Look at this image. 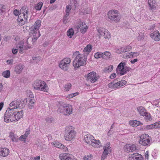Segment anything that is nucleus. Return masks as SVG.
I'll return each mask as SVG.
<instances>
[{
  "instance_id": "f257e3e1",
  "label": "nucleus",
  "mask_w": 160,
  "mask_h": 160,
  "mask_svg": "<svg viewBox=\"0 0 160 160\" xmlns=\"http://www.w3.org/2000/svg\"><path fill=\"white\" fill-rule=\"evenodd\" d=\"M41 21L40 20H37L35 23L34 25L32 26L29 28L30 32L32 34L33 37L29 38L27 39V43L28 44H30L28 41L31 40L33 42H35L38 38L40 36L41 34L39 30L41 26Z\"/></svg>"
},
{
  "instance_id": "f03ea898",
  "label": "nucleus",
  "mask_w": 160,
  "mask_h": 160,
  "mask_svg": "<svg viewBox=\"0 0 160 160\" xmlns=\"http://www.w3.org/2000/svg\"><path fill=\"white\" fill-rule=\"evenodd\" d=\"M73 57H75L73 63V66L75 68H78L81 66H84L87 60V58L85 56L80 53L78 51L73 53Z\"/></svg>"
},
{
  "instance_id": "7ed1b4c3",
  "label": "nucleus",
  "mask_w": 160,
  "mask_h": 160,
  "mask_svg": "<svg viewBox=\"0 0 160 160\" xmlns=\"http://www.w3.org/2000/svg\"><path fill=\"white\" fill-rule=\"evenodd\" d=\"M20 12V14L17 20L20 23L21 25H22L27 22L28 9L26 6H23L21 9Z\"/></svg>"
},
{
  "instance_id": "20e7f679",
  "label": "nucleus",
  "mask_w": 160,
  "mask_h": 160,
  "mask_svg": "<svg viewBox=\"0 0 160 160\" xmlns=\"http://www.w3.org/2000/svg\"><path fill=\"white\" fill-rule=\"evenodd\" d=\"M15 107L11 108L9 107L7 109L4 115V121L7 123L10 122H15L16 121L14 113L15 112Z\"/></svg>"
},
{
  "instance_id": "39448f33",
  "label": "nucleus",
  "mask_w": 160,
  "mask_h": 160,
  "mask_svg": "<svg viewBox=\"0 0 160 160\" xmlns=\"http://www.w3.org/2000/svg\"><path fill=\"white\" fill-rule=\"evenodd\" d=\"M33 88L36 90L47 92L48 89V85L44 81L40 80H36L32 84Z\"/></svg>"
},
{
  "instance_id": "423d86ee",
  "label": "nucleus",
  "mask_w": 160,
  "mask_h": 160,
  "mask_svg": "<svg viewBox=\"0 0 160 160\" xmlns=\"http://www.w3.org/2000/svg\"><path fill=\"white\" fill-rule=\"evenodd\" d=\"M72 107L71 105L62 102L61 104L60 107L58 109V111L64 115H69L72 113Z\"/></svg>"
},
{
  "instance_id": "0eeeda50",
  "label": "nucleus",
  "mask_w": 160,
  "mask_h": 160,
  "mask_svg": "<svg viewBox=\"0 0 160 160\" xmlns=\"http://www.w3.org/2000/svg\"><path fill=\"white\" fill-rule=\"evenodd\" d=\"M126 65L125 62H122L118 65L116 69L118 75H122L126 74L127 72H129L131 69L130 68L125 66Z\"/></svg>"
},
{
  "instance_id": "6e6552de",
  "label": "nucleus",
  "mask_w": 160,
  "mask_h": 160,
  "mask_svg": "<svg viewBox=\"0 0 160 160\" xmlns=\"http://www.w3.org/2000/svg\"><path fill=\"white\" fill-rule=\"evenodd\" d=\"M75 132L74 128L71 126L67 127L65 129V138L67 141H70L72 140L75 137Z\"/></svg>"
},
{
  "instance_id": "1a4fd4ad",
  "label": "nucleus",
  "mask_w": 160,
  "mask_h": 160,
  "mask_svg": "<svg viewBox=\"0 0 160 160\" xmlns=\"http://www.w3.org/2000/svg\"><path fill=\"white\" fill-rule=\"evenodd\" d=\"M108 18L112 21H114L115 22H117L120 20V17L117 10L109 11L108 12Z\"/></svg>"
},
{
  "instance_id": "9d476101",
  "label": "nucleus",
  "mask_w": 160,
  "mask_h": 160,
  "mask_svg": "<svg viewBox=\"0 0 160 160\" xmlns=\"http://www.w3.org/2000/svg\"><path fill=\"white\" fill-rule=\"evenodd\" d=\"M70 62V58H65L60 62L59 64V67L62 69L67 71L69 68Z\"/></svg>"
},
{
  "instance_id": "9b49d317",
  "label": "nucleus",
  "mask_w": 160,
  "mask_h": 160,
  "mask_svg": "<svg viewBox=\"0 0 160 160\" xmlns=\"http://www.w3.org/2000/svg\"><path fill=\"white\" fill-rule=\"evenodd\" d=\"M139 143L144 146H149L150 145V140L148 134H143L140 137Z\"/></svg>"
},
{
  "instance_id": "f8f14e48",
  "label": "nucleus",
  "mask_w": 160,
  "mask_h": 160,
  "mask_svg": "<svg viewBox=\"0 0 160 160\" xmlns=\"http://www.w3.org/2000/svg\"><path fill=\"white\" fill-rule=\"evenodd\" d=\"M25 100H26V102L27 101L26 99H25L24 100L22 99L21 100L17 99L16 101H13L9 104V107H12L13 106V107H15V110L18 108H21L24 106Z\"/></svg>"
},
{
  "instance_id": "ddd939ff",
  "label": "nucleus",
  "mask_w": 160,
  "mask_h": 160,
  "mask_svg": "<svg viewBox=\"0 0 160 160\" xmlns=\"http://www.w3.org/2000/svg\"><path fill=\"white\" fill-rule=\"evenodd\" d=\"M99 76L95 72H91L87 75V80L92 83H94L99 78Z\"/></svg>"
},
{
  "instance_id": "4468645a",
  "label": "nucleus",
  "mask_w": 160,
  "mask_h": 160,
  "mask_svg": "<svg viewBox=\"0 0 160 160\" xmlns=\"http://www.w3.org/2000/svg\"><path fill=\"white\" fill-rule=\"evenodd\" d=\"M136 149V146L135 145L130 144H126L124 148V151L127 152L133 151Z\"/></svg>"
},
{
  "instance_id": "2eb2a0df",
  "label": "nucleus",
  "mask_w": 160,
  "mask_h": 160,
  "mask_svg": "<svg viewBox=\"0 0 160 160\" xmlns=\"http://www.w3.org/2000/svg\"><path fill=\"white\" fill-rule=\"evenodd\" d=\"M59 158L61 160H73L72 156L69 154L63 153L60 154Z\"/></svg>"
},
{
  "instance_id": "dca6fc26",
  "label": "nucleus",
  "mask_w": 160,
  "mask_h": 160,
  "mask_svg": "<svg viewBox=\"0 0 160 160\" xmlns=\"http://www.w3.org/2000/svg\"><path fill=\"white\" fill-rule=\"evenodd\" d=\"M150 36L155 41H158L160 40V33L158 31H155L152 33Z\"/></svg>"
},
{
  "instance_id": "f3484780",
  "label": "nucleus",
  "mask_w": 160,
  "mask_h": 160,
  "mask_svg": "<svg viewBox=\"0 0 160 160\" xmlns=\"http://www.w3.org/2000/svg\"><path fill=\"white\" fill-rule=\"evenodd\" d=\"M52 145L56 148L63 149L64 151H66L68 150L67 148L64 145L58 142L55 141L52 142Z\"/></svg>"
},
{
  "instance_id": "a211bd4d",
  "label": "nucleus",
  "mask_w": 160,
  "mask_h": 160,
  "mask_svg": "<svg viewBox=\"0 0 160 160\" xmlns=\"http://www.w3.org/2000/svg\"><path fill=\"white\" fill-rule=\"evenodd\" d=\"M9 153V149L6 148H0V156L2 157L7 156Z\"/></svg>"
},
{
  "instance_id": "6ab92c4d",
  "label": "nucleus",
  "mask_w": 160,
  "mask_h": 160,
  "mask_svg": "<svg viewBox=\"0 0 160 160\" xmlns=\"http://www.w3.org/2000/svg\"><path fill=\"white\" fill-rule=\"evenodd\" d=\"M145 127L148 130L153 128H160V121L156 122L153 124L147 125Z\"/></svg>"
},
{
  "instance_id": "aec40b11",
  "label": "nucleus",
  "mask_w": 160,
  "mask_h": 160,
  "mask_svg": "<svg viewBox=\"0 0 160 160\" xmlns=\"http://www.w3.org/2000/svg\"><path fill=\"white\" fill-rule=\"evenodd\" d=\"M24 68L25 66L22 64L17 65L15 68V72L16 73H21Z\"/></svg>"
},
{
  "instance_id": "412c9836",
  "label": "nucleus",
  "mask_w": 160,
  "mask_h": 160,
  "mask_svg": "<svg viewBox=\"0 0 160 160\" xmlns=\"http://www.w3.org/2000/svg\"><path fill=\"white\" fill-rule=\"evenodd\" d=\"M14 111H15L14 115L16 121H17L22 117L23 113V111L21 110L20 111H16V109Z\"/></svg>"
},
{
  "instance_id": "4be33fe9",
  "label": "nucleus",
  "mask_w": 160,
  "mask_h": 160,
  "mask_svg": "<svg viewBox=\"0 0 160 160\" xmlns=\"http://www.w3.org/2000/svg\"><path fill=\"white\" fill-rule=\"evenodd\" d=\"M93 138H94V137L92 136L90 134L86 135L84 137L85 142L87 144L90 145H91Z\"/></svg>"
},
{
  "instance_id": "5701e85b",
  "label": "nucleus",
  "mask_w": 160,
  "mask_h": 160,
  "mask_svg": "<svg viewBox=\"0 0 160 160\" xmlns=\"http://www.w3.org/2000/svg\"><path fill=\"white\" fill-rule=\"evenodd\" d=\"M131 158L133 160H143V157L138 153H135L132 155Z\"/></svg>"
},
{
  "instance_id": "b1692460",
  "label": "nucleus",
  "mask_w": 160,
  "mask_h": 160,
  "mask_svg": "<svg viewBox=\"0 0 160 160\" xmlns=\"http://www.w3.org/2000/svg\"><path fill=\"white\" fill-rule=\"evenodd\" d=\"M101 143L99 140H96L93 139L91 145L95 148H98L101 146Z\"/></svg>"
},
{
  "instance_id": "393cba45",
  "label": "nucleus",
  "mask_w": 160,
  "mask_h": 160,
  "mask_svg": "<svg viewBox=\"0 0 160 160\" xmlns=\"http://www.w3.org/2000/svg\"><path fill=\"white\" fill-rule=\"evenodd\" d=\"M148 3L151 10L156 8V0H148Z\"/></svg>"
},
{
  "instance_id": "a878e982",
  "label": "nucleus",
  "mask_w": 160,
  "mask_h": 160,
  "mask_svg": "<svg viewBox=\"0 0 160 160\" xmlns=\"http://www.w3.org/2000/svg\"><path fill=\"white\" fill-rule=\"evenodd\" d=\"M137 110L140 115L142 116L145 115V114L147 112L146 110L144 107L142 106L138 107Z\"/></svg>"
},
{
  "instance_id": "bb28decb",
  "label": "nucleus",
  "mask_w": 160,
  "mask_h": 160,
  "mask_svg": "<svg viewBox=\"0 0 160 160\" xmlns=\"http://www.w3.org/2000/svg\"><path fill=\"white\" fill-rule=\"evenodd\" d=\"M143 116L144 117V120L147 122L151 121L152 119L150 114L148 112H146L145 115Z\"/></svg>"
},
{
  "instance_id": "cd10ccee",
  "label": "nucleus",
  "mask_w": 160,
  "mask_h": 160,
  "mask_svg": "<svg viewBox=\"0 0 160 160\" xmlns=\"http://www.w3.org/2000/svg\"><path fill=\"white\" fill-rule=\"evenodd\" d=\"M97 30L99 35L102 36L104 35L103 34L105 33L104 32H105V31H106V29L101 27L98 28Z\"/></svg>"
},
{
  "instance_id": "c85d7f7f",
  "label": "nucleus",
  "mask_w": 160,
  "mask_h": 160,
  "mask_svg": "<svg viewBox=\"0 0 160 160\" xmlns=\"http://www.w3.org/2000/svg\"><path fill=\"white\" fill-rule=\"evenodd\" d=\"M92 46L91 44H89L87 45L86 47L84 49V52H87L88 53L91 51Z\"/></svg>"
},
{
  "instance_id": "c756f323",
  "label": "nucleus",
  "mask_w": 160,
  "mask_h": 160,
  "mask_svg": "<svg viewBox=\"0 0 160 160\" xmlns=\"http://www.w3.org/2000/svg\"><path fill=\"white\" fill-rule=\"evenodd\" d=\"M118 86H119L118 82H117V83H115L110 82L108 84V87L113 89H115L118 88Z\"/></svg>"
},
{
  "instance_id": "7c9ffc66",
  "label": "nucleus",
  "mask_w": 160,
  "mask_h": 160,
  "mask_svg": "<svg viewBox=\"0 0 160 160\" xmlns=\"http://www.w3.org/2000/svg\"><path fill=\"white\" fill-rule=\"evenodd\" d=\"M130 124L132 126L134 127L137 126L140 124V122L136 120L130 121L129 122Z\"/></svg>"
},
{
  "instance_id": "2f4dec72",
  "label": "nucleus",
  "mask_w": 160,
  "mask_h": 160,
  "mask_svg": "<svg viewBox=\"0 0 160 160\" xmlns=\"http://www.w3.org/2000/svg\"><path fill=\"white\" fill-rule=\"evenodd\" d=\"M34 99H30L29 100V102L28 104V107L30 109L32 108L34 105Z\"/></svg>"
},
{
  "instance_id": "473e14b6",
  "label": "nucleus",
  "mask_w": 160,
  "mask_h": 160,
  "mask_svg": "<svg viewBox=\"0 0 160 160\" xmlns=\"http://www.w3.org/2000/svg\"><path fill=\"white\" fill-rule=\"evenodd\" d=\"M134 54H137V55H139V54L138 52H131L130 53H126V58H132L133 57H134Z\"/></svg>"
},
{
  "instance_id": "72a5a7b5",
  "label": "nucleus",
  "mask_w": 160,
  "mask_h": 160,
  "mask_svg": "<svg viewBox=\"0 0 160 160\" xmlns=\"http://www.w3.org/2000/svg\"><path fill=\"white\" fill-rule=\"evenodd\" d=\"M2 76L4 78H8L10 76V71L9 70L4 71L2 73Z\"/></svg>"
},
{
  "instance_id": "f704fd0d",
  "label": "nucleus",
  "mask_w": 160,
  "mask_h": 160,
  "mask_svg": "<svg viewBox=\"0 0 160 160\" xmlns=\"http://www.w3.org/2000/svg\"><path fill=\"white\" fill-rule=\"evenodd\" d=\"M74 34V30L72 28L69 29L67 32V36L71 38Z\"/></svg>"
},
{
  "instance_id": "c9c22d12",
  "label": "nucleus",
  "mask_w": 160,
  "mask_h": 160,
  "mask_svg": "<svg viewBox=\"0 0 160 160\" xmlns=\"http://www.w3.org/2000/svg\"><path fill=\"white\" fill-rule=\"evenodd\" d=\"M113 69V66L110 65L108 67H106L103 70L104 72H111Z\"/></svg>"
},
{
  "instance_id": "e433bc0d",
  "label": "nucleus",
  "mask_w": 160,
  "mask_h": 160,
  "mask_svg": "<svg viewBox=\"0 0 160 160\" xmlns=\"http://www.w3.org/2000/svg\"><path fill=\"white\" fill-rule=\"evenodd\" d=\"M71 6L70 5H67L66 7V9L65 10L66 14V15H69V13L71 12Z\"/></svg>"
},
{
  "instance_id": "4c0bfd02",
  "label": "nucleus",
  "mask_w": 160,
  "mask_h": 160,
  "mask_svg": "<svg viewBox=\"0 0 160 160\" xmlns=\"http://www.w3.org/2000/svg\"><path fill=\"white\" fill-rule=\"evenodd\" d=\"M116 52L118 53H122L126 52L125 51L124 47H122L119 48H117L116 49Z\"/></svg>"
},
{
  "instance_id": "58836bf2",
  "label": "nucleus",
  "mask_w": 160,
  "mask_h": 160,
  "mask_svg": "<svg viewBox=\"0 0 160 160\" xmlns=\"http://www.w3.org/2000/svg\"><path fill=\"white\" fill-rule=\"evenodd\" d=\"M103 149L104 151L103 152V153L107 155H108V151H110L111 150V147H110V146H108L107 147L105 146L103 148Z\"/></svg>"
},
{
  "instance_id": "ea45409f",
  "label": "nucleus",
  "mask_w": 160,
  "mask_h": 160,
  "mask_svg": "<svg viewBox=\"0 0 160 160\" xmlns=\"http://www.w3.org/2000/svg\"><path fill=\"white\" fill-rule=\"evenodd\" d=\"M43 5V3L41 2H39L35 6V8L37 10H40Z\"/></svg>"
},
{
  "instance_id": "a19ab883",
  "label": "nucleus",
  "mask_w": 160,
  "mask_h": 160,
  "mask_svg": "<svg viewBox=\"0 0 160 160\" xmlns=\"http://www.w3.org/2000/svg\"><path fill=\"white\" fill-rule=\"evenodd\" d=\"M106 31H105V33H104L102 36H103L105 38H110V33L108 32L107 30L106 29Z\"/></svg>"
},
{
  "instance_id": "79ce46f5",
  "label": "nucleus",
  "mask_w": 160,
  "mask_h": 160,
  "mask_svg": "<svg viewBox=\"0 0 160 160\" xmlns=\"http://www.w3.org/2000/svg\"><path fill=\"white\" fill-rule=\"evenodd\" d=\"M69 18V15H66L65 14L63 19V22L64 24H66L67 23Z\"/></svg>"
},
{
  "instance_id": "37998d69",
  "label": "nucleus",
  "mask_w": 160,
  "mask_h": 160,
  "mask_svg": "<svg viewBox=\"0 0 160 160\" xmlns=\"http://www.w3.org/2000/svg\"><path fill=\"white\" fill-rule=\"evenodd\" d=\"M72 85L70 83H68L66 84L64 86V89L66 91H68L70 89Z\"/></svg>"
},
{
  "instance_id": "c03bdc74",
  "label": "nucleus",
  "mask_w": 160,
  "mask_h": 160,
  "mask_svg": "<svg viewBox=\"0 0 160 160\" xmlns=\"http://www.w3.org/2000/svg\"><path fill=\"white\" fill-rule=\"evenodd\" d=\"M103 55V53L101 52H97L96 53L94 57L96 58H98L102 57Z\"/></svg>"
},
{
  "instance_id": "a18cd8bd",
  "label": "nucleus",
  "mask_w": 160,
  "mask_h": 160,
  "mask_svg": "<svg viewBox=\"0 0 160 160\" xmlns=\"http://www.w3.org/2000/svg\"><path fill=\"white\" fill-rule=\"evenodd\" d=\"M79 28L80 29L81 32L82 33H84L87 31L88 29V27L87 26H86V27H79Z\"/></svg>"
},
{
  "instance_id": "49530a36",
  "label": "nucleus",
  "mask_w": 160,
  "mask_h": 160,
  "mask_svg": "<svg viewBox=\"0 0 160 160\" xmlns=\"http://www.w3.org/2000/svg\"><path fill=\"white\" fill-rule=\"evenodd\" d=\"M118 83L119 86H122L125 85L127 83V82L126 81L123 80L118 82Z\"/></svg>"
},
{
  "instance_id": "de8ad7c7",
  "label": "nucleus",
  "mask_w": 160,
  "mask_h": 160,
  "mask_svg": "<svg viewBox=\"0 0 160 160\" xmlns=\"http://www.w3.org/2000/svg\"><path fill=\"white\" fill-rule=\"evenodd\" d=\"M144 38V35L143 33H140L139 35L138 38V41H141L143 40Z\"/></svg>"
},
{
  "instance_id": "09e8293b",
  "label": "nucleus",
  "mask_w": 160,
  "mask_h": 160,
  "mask_svg": "<svg viewBox=\"0 0 160 160\" xmlns=\"http://www.w3.org/2000/svg\"><path fill=\"white\" fill-rule=\"evenodd\" d=\"M46 122L48 123H51L53 120V118L52 117H47L46 119Z\"/></svg>"
},
{
  "instance_id": "8fccbe9b",
  "label": "nucleus",
  "mask_w": 160,
  "mask_h": 160,
  "mask_svg": "<svg viewBox=\"0 0 160 160\" xmlns=\"http://www.w3.org/2000/svg\"><path fill=\"white\" fill-rule=\"evenodd\" d=\"M11 138L13 142H17L18 141L16 136H15V135L14 134H13L12 136V135H11Z\"/></svg>"
},
{
  "instance_id": "3c124183",
  "label": "nucleus",
  "mask_w": 160,
  "mask_h": 160,
  "mask_svg": "<svg viewBox=\"0 0 160 160\" xmlns=\"http://www.w3.org/2000/svg\"><path fill=\"white\" fill-rule=\"evenodd\" d=\"M92 157V156L91 155L90 156L88 155L87 156H85L84 157L83 159L84 160H91Z\"/></svg>"
},
{
  "instance_id": "603ef678",
  "label": "nucleus",
  "mask_w": 160,
  "mask_h": 160,
  "mask_svg": "<svg viewBox=\"0 0 160 160\" xmlns=\"http://www.w3.org/2000/svg\"><path fill=\"white\" fill-rule=\"evenodd\" d=\"M0 8H1L0 11L2 13H3L5 12L4 6L2 4H0Z\"/></svg>"
},
{
  "instance_id": "864d4df0",
  "label": "nucleus",
  "mask_w": 160,
  "mask_h": 160,
  "mask_svg": "<svg viewBox=\"0 0 160 160\" xmlns=\"http://www.w3.org/2000/svg\"><path fill=\"white\" fill-rule=\"evenodd\" d=\"M124 48L125 49V51H126V52L130 50L132 48V47L130 46H127L126 47Z\"/></svg>"
},
{
  "instance_id": "5fc2aeb1",
  "label": "nucleus",
  "mask_w": 160,
  "mask_h": 160,
  "mask_svg": "<svg viewBox=\"0 0 160 160\" xmlns=\"http://www.w3.org/2000/svg\"><path fill=\"white\" fill-rule=\"evenodd\" d=\"M19 11L15 9L13 11V13L16 16H18V15H19Z\"/></svg>"
},
{
  "instance_id": "6e6d98bb",
  "label": "nucleus",
  "mask_w": 160,
  "mask_h": 160,
  "mask_svg": "<svg viewBox=\"0 0 160 160\" xmlns=\"http://www.w3.org/2000/svg\"><path fill=\"white\" fill-rule=\"evenodd\" d=\"M145 156L146 159L148 160L149 159V152L148 151H147L146 152Z\"/></svg>"
},
{
  "instance_id": "4d7b16f0",
  "label": "nucleus",
  "mask_w": 160,
  "mask_h": 160,
  "mask_svg": "<svg viewBox=\"0 0 160 160\" xmlns=\"http://www.w3.org/2000/svg\"><path fill=\"white\" fill-rule=\"evenodd\" d=\"M29 97L30 99H34V96L31 92H29Z\"/></svg>"
},
{
  "instance_id": "13d9d810",
  "label": "nucleus",
  "mask_w": 160,
  "mask_h": 160,
  "mask_svg": "<svg viewBox=\"0 0 160 160\" xmlns=\"http://www.w3.org/2000/svg\"><path fill=\"white\" fill-rule=\"evenodd\" d=\"M107 154H105L104 153H103V152L102 154V157H101V160H104L105 158L107 157Z\"/></svg>"
},
{
  "instance_id": "bf43d9fd",
  "label": "nucleus",
  "mask_w": 160,
  "mask_h": 160,
  "mask_svg": "<svg viewBox=\"0 0 160 160\" xmlns=\"http://www.w3.org/2000/svg\"><path fill=\"white\" fill-rule=\"evenodd\" d=\"M116 76V75L115 73H113L110 76V78L112 79H113L114 78H115Z\"/></svg>"
},
{
  "instance_id": "052dcab7",
  "label": "nucleus",
  "mask_w": 160,
  "mask_h": 160,
  "mask_svg": "<svg viewBox=\"0 0 160 160\" xmlns=\"http://www.w3.org/2000/svg\"><path fill=\"white\" fill-rule=\"evenodd\" d=\"M12 52L14 54H16L18 52V49H12Z\"/></svg>"
},
{
  "instance_id": "680f3d73",
  "label": "nucleus",
  "mask_w": 160,
  "mask_h": 160,
  "mask_svg": "<svg viewBox=\"0 0 160 160\" xmlns=\"http://www.w3.org/2000/svg\"><path fill=\"white\" fill-rule=\"evenodd\" d=\"M39 58L38 57H32V59L33 60H35V62L37 63L38 62V58Z\"/></svg>"
},
{
  "instance_id": "e2e57ef3",
  "label": "nucleus",
  "mask_w": 160,
  "mask_h": 160,
  "mask_svg": "<svg viewBox=\"0 0 160 160\" xmlns=\"http://www.w3.org/2000/svg\"><path fill=\"white\" fill-rule=\"evenodd\" d=\"M104 54L106 56H109L111 55L110 53L109 52H105L104 53Z\"/></svg>"
},
{
  "instance_id": "0e129e2a",
  "label": "nucleus",
  "mask_w": 160,
  "mask_h": 160,
  "mask_svg": "<svg viewBox=\"0 0 160 160\" xmlns=\"http://www.w3.org/2000/svg\"><path fill=\"white\" fill-rule=\"evenodd\" d=\"M86 26H87L85 23L84 22H82L81 23V24H80V26L79 27H86Z\"/></svg>"
},
{
  "instance_id": "69168bd1",
  "label": "nucleus",
  "mask_w": 160,
  "mask_h": 160,
  "mask_svg": "<svg viewBox=\"0 0 160 160\" xmlns=\"http://www.w3.org/2000/svg\"><path fill=\"white\" fill-rule=\"evenodd\" d=\"M13 61V60L11 59L10 60H8L7 61V63L8 64H12V63Z\"/></svg>"
},
{
  "instance_id": "338daca9",
  "label": "nucleus",
  "mask_w": 160,
  "mask_h": 160,
  "mask_svg": "<svg viewBox=\"0 0 160 160\" xmlns=\"http://www.w3.org/2000/svg\"><path fill=\"white\" fill-rule=\"evenodd\" d=\"M30 132V131L29 130L28 131H27L26 132H25V133L24 134V135H25L24 137H27L28 136V135L29 134Z\"/></svg>"
},
{
  "instance_id": "774afa93",
  "label": "nucleus",
  "mask_w": 160,
  "mask_h": 160,
  "mask_svg": "<svg viewBox=\"0 0 160 160\" xmlns=\"http://www.w3.org/2000/svg\"><path fill=\"white\" fill-rule=\"evenodd\" d=\"M152 156L154 159L156 158L157 157L156 154L154 152H152Z\"/></svg>"
}]
</instances>
